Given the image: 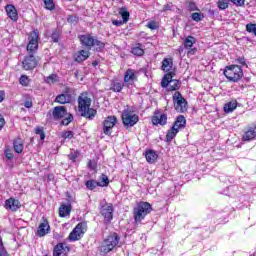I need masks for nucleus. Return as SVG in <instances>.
<instances>
[{
    "label": "nucleus",
    "mask_w": 256,
    "mask_h": 256,
    "mask_svg": "<svg viewBox=\"0 0 256 256\" xmlns=\"http://www.w3.org/2000/svg\"><path fill=\"white\" fill-rule=\"evenodd\" d=\"M27 52L28 55L25 56L22 65L25 71H31L37 67V59H35L34 53L39 49V30L32 31L28 36Z\"/></svg>",
    "instance_id": "obj_1"
},
{
    "label": "nucleus",
    "mask_w": 256,
    "mask_h": 256,
    "mask_svg": "<svg viewBox=\"0 0 256 256\" xmlns=\"http://www.w3.org/2000/svg\"><path fill=\"white\" fill-rule=\"evenodd\" d=\"M92 100L87 93H81L78 97V111L81 117L93 121L97 116V110L91 108Z\"/></svg>",
    "instance_id": "obj_2"
},
{
    "label": "nucleus",
    "mask_w": 256,
    "mask_h": 256,
    "mask_svg": "<svg viewBox=\"0 0 256 256\" xmlns=\"http://www.w3.org/2000/svg\"><path fill=\"white\" fill-rule=\"evenodd\" d=\"M153 211V207L149 202H139L133 209V216L135 223H141L149 213Z\"/></svg>",
    "instance_id": "obj_3"
},
{
    "label": "nucleus",
    "mask_w": 256,
    "mask_h": 256,
    "mask_svg": "<svg viewBox=\"0 0 256 256\" xmlns=\"http://www.w3.org/2000/svg\"><path fill=\"white\" fill-rule=\"evenodd\" d=\"M119 241H121V237L117 233H111L100 246V252L107 255V253H111L115 247L119 245Z\"/></svg>",
    "instance_id": "obj_4"
},
{
    "label": "nucleus",
    "mask_w": 256,
    "mask_h": 256,
    "mask_svg": "<svg viewBox=\"0 0 256 256\" xmlns=\"http://www.w3.org/2000/svg\"><path fill=\"white\" fill-rule=\"evenodd\" d=\"M177 73L175 71H171L166 73L161 81V87H169L170 91H177L181 87V82L179 80L173 79Z\"/></svg>",
    "instance_id": "obj_5"
},
{
    "label": "nucleus",
    "mask_w": 256,
    "mask_h": 256,
    "mask_svg": "<svg viewBox=\"0 0 256 256\" xmlns=\"http://www.w3.org/2000/svg\"><path fill=\"white\" fill-rule=\"evenodd\" d=\"M224 75L229 81L237 83L243 77V69L239 65L227 66L224 70Z\"/></svg>",
    "instance_id": "obj_6"
},
{
    "label": "nucleus",
    "mask_w": 256,
    "mask_h": 256,
    "mask_svg": "<svg viewBox=\"0 0 256 256\" xmlns=\"http://www.w3.org/2000/svg\"><path fill=\"white\" fill-rule=\"evenodd\" d=\"M87 233V222H80L69 234L70 241H80V239Z\"/></svg>",
    "instance_id": "obj_7"
},
{
    "label": "nucleus",
    "mask_w": 256,
    "mask_h": 256,
    "mask_svg": "<svg viewBox=\"0 0 256 256\" xmlns=\"http://www.w3.org/2000/svg\"><path fill=\"white\" fill-rule=\"evenodd\" d=\"M122 123L124 127H134L139 123V116L130 110H123Z\"/></svg>",
    "instance_id": "obj_8"
},
{
    "label": "nucleus",
    "mask_w": 256,
    "mask_h": 256,
    "mask_svg": "<svg viewBox=\"0 0 256 256\" xmlns=\"http://www.w3.org/2000/svg\"><path fill=\"white\" fill-rule=\"evenodd\" d=\"M174 108L177 113H186L187 111V100L183 98L180 92L176 91L173 95Z\"/></svg>",
    "instance_id": "obj_9"
},
{
    "label": "nucleus",
    "mask_w": 256,
    "mask_h": 256,
    "mask_svg": "<svg viewBox=\"0 0 256 256\" xmlns=\"http://www.w3.org/2000/svg\"><path fill=\"white\" fill-rule=\"evenodd\" d=\"M113 204L105 202L101 204L100 213L104 217V223L113 221Z\"/></svg>",
    "instance_id": "obj_10"
},
{
    "label": "nucleus",
    "mask_w": 256,
    "mask_h": 256,
    "mask_svg": "<svg viewBox=\"0 0 256 256\" xmlns=\"http://www.w3.org/2000/svg\"><path fill=\"white\" fill-rule=\"evenodd\" d=\"M117 117L115 116H108L105 118L103 122V133L104 135L111 136L113 133V127L117 125Z\"/></svg>",
    "instance_id": "obj_11"
},
{
    "label": "nucleus",
    "mask_w": 256,
    "mask_h": 256,
    "mask_svg": "<svg viewBox=\"0 0 256 256\" xmlns=\"http://www.w3.org/2000/svg\"><path fill=\"white\" fill-rule=\"evenodd\" d=\"M73 101V96L71 95V88L66 87L62 94H59L55 98V102L60 105H66V103H71Z\"/></svg>",
    "instance_id": "obj_12"
},
{
    "label": "nucleus",
    "mask_w": 256,
    "mask_h": 256,
    "mask_svg": "<svg viewBox=\"0 0 256 256\" xmlns=\"http://www.w3.org/2000/svg\"><path fill=\"white\" fill-rule=\"evenodd\" d=\"M5 209L15 212L21 209V202L15 198H9L5 201Z\"/></svg>",
    "instance_id": "obj_13"
},
{
    "label": "nucleus",
    "mask_w": 256,
    "mask_h": 256,
    "mask_svg": "<svg viewBox=\"0 0 256 256\" xmlns=\"http://www.w3.org/2000/svg\"><path fill=\"white\" fill-rule=\"evenodd\" d=\"M78 38L81 42V45L87 49H91V47H93V43H95V38H93L91 34L80 35Z\"/></svg>",
    "instance_id": "obj_14"
},
{
    "label": "nucleus",
    "mask_w": 256,
    "mask_h": 256,
    "mask_svg": "<svg viewBox=\"0 0 256 256\" xmlns=\"http://www.w3.org/2000/svg\"><path fill=\"white\" fill-rule=\"evenodd\" d=\"M137 76L135 75V70L128 69L124 74V83L129 87V85H134Z\"/></svg>",
    "instance_id": "obj_15"
},
{
    "label": "nucleus",
    "mask_w": 256,
    "mask_h": 256,
    "mask_svg": "<svg viewBox=\"0 0 256 256\" xmlns=\"http://www.w3.org/2000/svg\"><path fill=\"white\" fill-rule=\"evenodd\" d=\"M256 139V125L250 126L242 135V141H253Z\"/></svg>",
    "instance_id": "obj_16"
},
{
    "label": "nucleus",
    "mask_w": 256,
    "mask_h": 256,
    "mask_svg": "<svg viewBox=\"0 0 256 256\" xmlns=\"http://www.w3.org/2000/svg\"><path fill=\"white\" fill-rule=\"evenodd\" d=\"M49 221L47 219H43V221L38 226L37 235L38 237H45L47 233L50 231Z\"/></svg>",
    "instance_id": "obj_17"
},
{
    "label": "nucleus",
    "mask_w": 256,
    "mask_h": 256,
    "mask_svg": "<svg viewBox=\"0 0 256 256\" xmlns=\"http://www.w3.org/2000/svg\"><path fill=\"white\" fill-rule=\"evenodd\" d=\"M162 71L165 73H171V71H175V68L173 67V58H164L162 60V66H161Z\"/></svg>",
    "instance_id": "obj_18"
},
{
    "label": "nucleus",
    "mask_w": 256,
    "mask_h": 256,
    "mask_svg": "<svg viewBox=\"0 0 256 256\" xmlns=\"http://www.w3.org/2000/svg\"><path fill=\"white\" fill-rule=\"evenodd\" d=\"M52 115L54 119H63L67 115V108L65 106H56L53 109Z\"/></svg>",
    "instance_id": "obj_19"
},
{
    "label": "nucleus",
    "mask_w": 256,
    "mask_h": 256,
    "mask_svg": "<svg viewBox=\"0 0 256 256\" xmlns=\"http://www.w3.org/2000/svg\"><path fill=\"white\" fill-rule=\"evenodd\" d=\"M153 125H167V114H159L155 112V116L152 117Z\"/></svg>",
    "instance_id": "obj_20"
},
{
    "label": "nucleus",
    "mask_w": 256,
    "mask_h": 256,
    "mask_svg": "<svg viewBox=\"0 0 256 256\" xmlns=\"http://www.w3.org/2000/svg\"><path fill=\"white\" fill-rule=\"evenodd\" d=\"M69 251V247L65 246L63 243H59L54 247L53 256L66 255Z\"/></svg>",
    "instance_id": "obj_21"
},
{
    "label": "nucleus",
    "mask_w": 256,
    "mask_h": 256,
    "mask_svg": "<svg viewBox=\"0 0 256 256\" xmlns=\"http://www.w3.org/2000/svg\"><path fill=\"white\" fill-rule=\"evenodd\" d=\"M6 13L12 21H17L19 19V14L17 13V9L13 5H7L5 7Z\"/></svg>",
    "instance_id": "obj_22"
},
{
    "label": "nucleus",
    "mask_w": 256,
    "mask_h": 256,
    "mask_svg": "<svg viewBox=\"0 0 256 256\" xmlns=\"http://www.w3.org/2000/svg\"><path fill=\"white\" fill-rule=\"evenodd\" d=\"M185 125H187V120L185 119V116L183 115H179L174 124H173V128L177 129L179 131V129H185Z\"/></svg>",
    "instance_id": "obj_23"
},
{
    "label": "nucleus",
    "mask_w": 256,
    "mask_h": 256,
    "mask_svg": "<svg viewBox=\"0 0 256 256\" xmlns=\"http://www.w3.org/2000/svg\"><path fill=\"white\" fill-rule=\"evenodd\" d=\"M89 55L90 53L88 50H80L75 54V61L77 63H83V61H87V59H89Z\"/></svg>",
    "instance_id": "obj_24"
},
{
    "label": "nucleus",
    "mask_w": 256,
    "mask_h": 256,
    "mask_svg": "<svg viewBox=\"0 0 256 256\" xmlns=\"http://www.w3.org/2000/svg\"><path fill=\"white\" fill-rule=\"evenodd\" d=\"M237 109V100H232L224 105L225 113H233Z\"/></svg>",
    "instance_id": "obj_25"
},
{
    "label": "nucleus",
    "mask_w": 256,
    "mask_h": 256,
    "mask_svg": "<svg viewBox=\"0 0 256 256\" xmlns=\"http://www.w3.org/2000/svg\"><path fill=\"white\" fill-rule=\"evenodd\" d=\"M60 217H67V215H71V205L62 204L59 208Z\"/></svg>",
    "instance_id": "obj_26"
},
{
    "label": "nucleus",
    "mask_w": 256,
    "mask_h": 256,
    "mask_svg": "<svg viewBox=\"0 0 256 256\" xmlns=\"http://www.w3.org/2000/svg\"><path fill=\"white\" fill-rule=\"evenodd\" d=\"M195 43H197V39H195V37L187 36L184 39L183 45H184L185 49H191V47H193V45H195Z\"/></svg>",
    "instance_id": "obj_27"
},
{
    "label": "nucleus",
    "mask_w": 256,
    "mask_h": 256,
    "mask_svg": "<svg viewBox=\"0 0 256 256\" xmlns=\"http://www.w3.org/2000/svg\"><path fill=\"white\" fill-rule=\"evenodd\" d=\"M145 157H146V161L148 163H155L157 161L158 155L155 151L148 150V151H146Z\"/></svg>",
    "instance_id": "obj_28"
},
{
    "label": "nucleus",
    "mask_w": 256,
    "mask_h": 256,
    "mask_svg": "<svg viewBox=\"0 0 256 256\" xmlns=\"http://www.w3.org/2000/svg\"><path fill=\"white\" fill-rule=\"evenodd\" d=\"M13 145H14V151L16 153H23V149H24V144H23V140L18 138L16 140H14L13 142Z\"/></svg>",
    "instance_id": "obj_29"
},
{
    "label": "nucleus",
    "mask_w": 256,
    "mask_h": 256,
    "mask_svg": "<svg viewBox=\"0 0 256 256\" xmlns=\"http://www.w3.org/2000/svg\"><path fill=\"white\" fill-rule=\"evenodd\" d=\"M131 53L137 57H142V55L145 54V50H143V46L141 44H137L136 46L132 47Z\"/></svg>",
    "instance_id": "obj_30"
},
{
    "label": "nucleus",
    "mask_w": 256,
    "mask_h": 256,
    "mask_svg": "<svg viewBox=\"0 0 256 256\" xmlns=\"http://www.w3.org/2000/svg\"><path fill=\"white\" fill-rule=\"evenodd\" d=\"M177 133H179V130L172 126L171 129L168 130V132L166 134V141L168 143H171V141H173V139H175V136L177 135Z\"/></svg>",
    "instance_id": "obj_31"
},
{
    "label": "nucleus",
    "mask_w": 256,
    "mask_h": 256,
    "mask_svg": "<svg viewBox=\"0 0 256 256\" xmlns=\"http://www.w3.org/2000/svg\"><path fill=\"white\" fill-rule=\"evenodd\" d=\"M123 83L121 82H112L110 91H113L114 93H121L123 91Z\"/></svg>",
    "instance_id": "obj_32"
},
{
    "label": "nucleus",
    "mask_w": 256,
    "mask_h": 256,
    "mask_svg": "<svg viewBox=\"0 0 256 256\" xmlns=\"http://www.w3.org/2000/svg\"><path fill=\"white\" fill-rule=\"evenodd\" d=\"M109 185V177L105 174H101L98 182V187H107Z\"/></svg>",
    "instance_id": "obj_33"
},
{
    "label": "nucleus",
    "mask_w": 256,
    "mask_h": 256,
    "mask_svg": "<svg viewBox=\"0 0 256 256\" xmlns=\"http://www.w3.org/2000/svg\"><path fill=\"white\" fill-rule=\"evenodd\" d=\"M119 15H121L123 23H127V21H129V11L127 10V8H120Z\"/></svg>",
    "instance_id": "obj_34"
},
{
    "label": "nucleus",
    "mask_w": 256,
    "mask_h": 256,
    "mask_svg": "<svg viewBox=\"0 0 256 256\" xmlns=\"http://www.w3.org/2000/svg\"><path fill=\"white\" fill-rule=\"evenodd\" d=\"M217 7L220 11H225V9H229V2L227 0H218Z\"/></svg>",
    "instance_id": "obj_35"
},
{
    "label": "nucleus",
    "mask_w": 256,
    "mask_h": 256,
    "mask_svg": "<svg viewBox=\"0 0 256 256\" xmlns=\"http://www.w3.org/2000/svg\"><path fill=\"white\" fill-rule=\"evenodd\" d=\"M86 187L87 189H89L90 191H93V189L99 187V182L95 181V180H88L86 182Z\"/></svg>",
    "instance_id": "obj_36"
},
{
    "label": "nucleus",
    "mask_w": 256,
    "mask_h": 256,
    "mask_svg": "<svg viewBox=\"0 0 256 256\" xmlns=\"http://www.w3.org/2000/svg\"><path fill=\"white\" fill-rule=\"evenodd\" d=\"M93 47H95L96 51H102V49H105V43L94 39Z\"/></svg>",
    "instance_id": "obj_37"
},
{
    "label": "nucleus",
    "mask_w": 256,
    "mask_h": 256,
    "mask_svg": "<svg viewBox=\"0 0 256 256\" xmlns=\"http://www.w3.org/2000/svg\"><path fill=\"white\" fill-rule=\"evenodd\" d=\"M203 17H205L203 13L194 12L191 14L192 20L196 21L197 23H199V21H203Z\"/></svg>",
    "instance_id": "obj_38"
},
{
    "label": "nucleus",
    "mask_w": 256,
    "mask_h": 256,
    "mask_svg": "<svg viewBox=\"0 0 256 256\" xmlns=\"http://www.w3.org/2000/svg\"><path fill=\"white\" fill-rule=\"evenodd\" d=\"M73 137H75V133L71 130L63 131L61 133V138L62 139H73Z\"/></svg>",
    "instance_id": "obj_39"
},
{
    "label": "nucleus",
    "mask_w": 256,
    "mask_h": 256,
    "mask_svg": "<svg viewBox=\"0 0 256 256\" xmlns=\"http://www.w3.org/2000/svg\"><path fill=\"white\" fill-rule=\"evenodd\" d=\"M246 31L247 33H252L256 36V24L255 23H248L246 24Z\"/></svg>",
    "instance_id": "obj_40"
},
{
    "label": "nucleus",
    "mask_w": 256,
    "mask_h": 256,
    "mask_svg": "<svg viewBox=\"0 0 256 256\" xmlns=\"http://www.w3.org/2000/svg\"><path fill=\"white\" fill-rule=\"evenodd\" d=\"M79 155H81V152H79V150H74L68 155V158L70 159V161H73V163H75Z\"/></svg>",
    "instance_id": "obj_41"
},
{
    "label": "nucleus",
    "mask_w": 256,
    "mask_h": 256,
    "mask_svg": "<svg viewBox=\"0 0 256 256\" xmlns=\"http://www.w3.org/2000/svg\"><path fill=\"white\" fill-rule=\"evenodd\" d=\"M61 37V32L59 30H54L51 35V39L54 43H59V38Z\"/></svg>",
    "instance_id": "obj_42"
},
{
    "label": "nucleus",
    "mask_w": 256,
    "mask_h": 256,
    "mask_svg": "<svg viewBox=\"0 0 256 256\" xmlns=\"http://www.w3.org/2000/svg\"><path fill=\"white\" fill-rule=\"evenodd\" d=\"M44 5L49 11H53V9H55V3L53 0H44Z\"/></svg>",
    "instance_id": "obj_43"
},
{
    "label": "nucleus",
    "mask_w": 256,
    "mask_h": 256,
    "mask_svg": "<svg viewBox=\"0 0 256 256\" xmlns=\"http://www.w3.org/2000/svg\"><path fill=\"white\" fill-rule=\"evenodd\" d=\"M146 27L151 31H155V29H159V24L156 21H150L146 24Z\"/></svg>",
    "instance_id": "obj_44"
},
{
    "label": "nucleus",
    "mask_w": 256,
    "mask_h": 256,
    "mask_svg": "<svg viewBox=\"0 0 256 256\" xmlns=\"http://www.w3.org/2000/svg\"><path fill=\"white\" fill-rule=\"evenodd\" d=\"M46 83H48L49 85L57 83V74H51L50 76H48L46 78Z\"/></svg>",
    "instance_id": "obj_45"
},
{
    "label": "nucleus",
    "mask_w": 256,
    "mask_h": 256,
    "mask_svg": "<svg viewBox=\"0 0 256 256\" xmlns=\"http://www.w3.org/2000/svg\"><path fill=\"white\" fill-rule=\"evenodd\" d=\"M20 84L24 85V87H27L29 85V78L26 75H22L20 77Z\"/></svg>",
    "instance_id": "obj_46"
},
{
    "label": "nucleus",
    "mask_w": 256,
    "mask_h": 256,
    "mask_svg": "<svg viewBox=\"0 0 256 256\" xmlns=\"http://www.w3.org/2000/svg\"><path fill=\"white\" fill-rule=\"evenodd\" d=\"M0 256H9V253H7L5 246H3V240H0Z\"/></svg>",
    "instance_id": "obj_47"
},
{
    "label": "nucleus",
    "mask_w": 256,
    "mask_h": 256,
    "mask_svg": "<svg viewBox=\"0 0 256 256\" xmlns=\"http://www.w3.org/2000/svg\"><path fill=\"white\" fill-rule=\"evenodd\" d=\"M236 7H245V0H230Z\"/></svg>",
    "instance_id": "obj_48"
},
{
    "label": "nucleus",
    "mask_w": 256,
    "mask_h": 256,
    "mask_svg": "<svg viewBox=\"0 0 256 256\" xmlns=\"http://www.w3.org/2000/svg\"><path fill=\"white\" fill-rule=\"evenodd\" d=\"M73 121V114H69L67 118L63 119L61 124L62 125H69Z\"/></svg>",
    "instance_id": "obj_49"
},
{
    "label": "nucleus",
    "mask_w": 256,
    "mask_h": 256,
    "mask_svg": "<svg viewBox=\"0 0 256 256\" xmlns=\"http://www.w3.org/2000/svg\"><path fill=\"white\" fill-rule=\"evenodd\" d=\"M87 167H88V169L95 171V169H97V163L95 161L89 160Z\"/></svg>",
    "instance_id": "obj_50"
},
{
    "label": "nucleus",
    "mask_w": 256,
    "mask_h": 256,
    "mask_svg": "<svg viewBox=\"0 0 256 256\" xmlns=\"http://www.w3.org/2000/svg\"><path fill=\"white\" fill-rule=\"evenodd\" d=\"M188 9L189 11H197V4L193 1L188 2Z\"/></svg>",
    "instance_id": "obj_51"
},
{
    "label": "nucleus",
    "mask_w": 256,
    "mask_h": 256,
    "mask_svg": "<svg viewBox=\"0 0 256 256\" xmlns=\"http://www.w3.org/2000/svg\"><path fill=\"white\" fill-rule=\"evenodd\" d=\"M24 107H26V109H31V107H33V100L31 98H28L24 102Z\"/></svg>",
    "instance_id": "obj_52"
},
{
    "label": "nucleus",
    "mask_w": 256,
    "mask_h": 256,
    "mask_svg": "<svg viewBox=\"0 0 256 256\" xmlns=\"http://www.w3.org/2000/svg\"><path fill=\"white\" fill-rule=\"evenodd\" d=\"M5 157H7L9 160L13 159V152L10 149H6L4 151Z\"/></svg>",
    "instance_id": "obj_53"
},
{
    "label": "nucleus",
    "mask_w": 256,
    "mask_h": 256,
    "mask_svg": "<svg viewBox=\"0 0 256 256\" xmlns=\"http://www.w3.org/2000/svg\"><path fill=\"white\" fill-rule=\"evenodd\" d=\"M112 23L116 25V27H121L125 22H123V20H113Z\"/></svg>",
    "instance_id": "obj_54"
},
{
    "label": "nucleus",
    "mask_w": 256,
    "mask_h": 256,
    "mask_svg": "<svg viewBox=\"0 0 256 256\" xmlns=\"http://www.w3.org/2000/svg\"><path fill=\"white\" fill-rule=\"evenodd\" d=\"M171 9H173V5L171 4H165L163 6V11H171Z\"/></svg>",
    "instance_id": "obj_55"
},
{
    "label": "nucleus",
    "mask_w": 256,
    "mask_h": 256,
    "mask_svg": "<svg viewBox=\"0 0 256 256\" xmlns=\"http://www.w3.org/2000/svg\"><path fill=\"white\" fill-rule=\"evenodd\" d=\"M236 62L239 63L240 65H245V58L240 57V58L236 59Z\"/></svg>",
    "instance_id": "obj_56"
},
{
    "label": "nucleus",
    "mask_w": 256,
    "mask_h": 256,
    "mask_svg": "<svg viewBox=\"0 0 256 256\" xmlns=\"http://www.w3.org/2000/svg\"><path fill=\"white\" fill-rule=\"evenodd\" d=\"M35 133H36V135H42L44 132H43V128H41V127H37L36 129H35Z\"/></svg>",
    "instance_id": "obj_57"
},
{
    "label": "nucleus",
    "mask_w": 256,
    "mask_h": 256,
    "mask_svg": "<svg viewBox=\"0 0 256 256\" xmlns=\"http://www.w3.org/2000/svg\"><path fill=\"white\" fill-rule=\"evenodd\" d=\"M4 126H5V118H3V116H0V129H3Z\"/></svg>",
    "instance_id": "obj_58"
},
{
    "label": "nucleus",
    "mask_w": 256,
    "mask_h": 256,
    "mask_svg": "<svg viewBox=\"0 0 256 256\" xmlns=\"http://www.w3.org/2000/svg\"><path fill=\"white\" fill-rule=\"evenodd\" d=\"M5 99V92L4 91H0V103H2V101Z\"/></svg>",
    "instance_id": "obj_59"
},
{
    "label": "nucleus",
    "mask_w": 256,
    "mask_h": 256,
    "mask_svg": "<svg viewBox=\"0 0 256 256\" xmlns=\"http://www.w3.org/2000/svg\"><path fill=\"white\" fill-rule=\"evenodd\" d=\"M75 17H73V16H70V17H68V22L69 23H73V21H75Z\"/></svg>",
    "instance_id": "obj_60"
},
{
    "label": "nucleus",
    "mask_w": 256,
    "mask_h": 256,
    "mask_svg": "<svg viewBox=\"0 0 256 256\" xmlns=\"http://www.w3.org/2000/svg\"><path fill=\"white\" fill-rule=\"evenodd\" d=\"M40 139H41V141L45 140V132L40 134Z\"/></svg>",
    "instance_id": "obj_61"
},
{
    "label": "nucleus",
    "mask_w": 256,
    "mask_h": 256,
    "mask_svg": "<svg viewBox=\"0 0 256 256\" xmlns=\"http://www.w3.org/2000/svg\"><path fill=\"white\" fill-rule=\"evenodd\" d=\"M93 67H97V61L92 63Z\"/></svg>",
    "instance_id": "obj_62"
},
{
    "label": "nucleus",
    "mask_w": 256,
    "mask_h": 256,
    "mask_svg": "<svg viewBox=\"0 0 256 256\" xmlns=\"http://www.w3.org/2000/svg\"><path fill=\"white\" fill-rule=\"evenodd\" d=\"M188 54L193 55V50L189 51Z\"/></svg>",
    "instance_id": "obj_63"
}]
</instances>
